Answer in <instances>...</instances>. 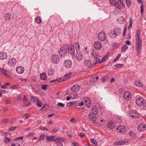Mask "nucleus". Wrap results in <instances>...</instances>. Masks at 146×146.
I'll return each mask as SVG.
<instances>
[{
    "label": "nucleus",
    "instance_id": "obj_1",
    "mask_svg": "<svg viewBox=\"0 0 146 146\" xmlns=\"http://www.w3.org/2000/svg\"><path fill=\"white\" fill-rule=\"evenodd\" d=\"M69 46L67 44H64L63 46L60 48L59 51V54L62 57H64L67 54V51Z\"/></svg>",
    "mask_w": 146,
    "mask_h": 146
},
{
    "label": "nucleus",
    "instance_id": "obj_2",
    "mask_svg": "<svg viewBox=\"0 0 146 146\" xmlns=\"http://www.w3.org/2000/svg\"><path fill=\"white\" fill-rule=\"evenodd\" d=\"M136 51L137 53V55L138 56L140 53V51L141 50L142 46V42L141 39V38H136Z\"/></svg>",
    "mask_w": 146,
    "mask_h": 146
},
{
    "label": "nucleus",
    "instance_id": "obj_3",
    "mask_svg": "<svg viewBox=\"0 0 146 146\" xmlns=\"http://www.w3.org/2000/svg\"><path fill=\"white\" fill-rule=\"evenodd\" d=\"M121 30L120 28H116L111 32L112 34V37L113 38H116L118 36H119L121 34Z\"/></svg>",
    "mask_w": 146,
    "mask_h": 146
},
{
    "label": "nucleus",
    "instance_id": "obj_4",
    "mask_svg": "<svg viewBox=\"0 0 146 146\" xmlns=\"http://www.w3.org/2000/svg\"><path fill=\"white\" fill-rule=\"evenodd\" d=\"M98 38L101 41H104L106 38V33L103 31L100 32L98 34Z\"/></svg>",
    "mask_w": 146,
    "mask_h": 146
},
{
    "label": "nucleus",
    "instance_id": "obj_5",
    "mask_svg": "<svg viewBox=\"0 0 146 146\" xmlns=\"http://www.w3.org/2000/svg\"><path fill=\"white\" fill-rule=\"evenodd\" d=\"M51 60L54 63L57 64L59 61V58L58 55L54 54L51 56Z\"/></svg>",
    "mask_w": 146,
    "mask_h": 146
},
{
    "label": "nucleus",
    "instance_id": "obj_6",
    "mask_svg": "<svg viewBox=\"0 0 146 146\" xmlns=\"http://www.w3.org/2000/svg\"><path fill=\"white\" fill-rule=\"evenodd\" d=\"M64 65L66 68H70L72 66V63L71 61L70 60H66L64 62Z\"/></svg>",
    "mask_w": 146,
    "mask_h": 146
},
{
    "label": "nucleus",
    "instance_id": "obj_7",
    "mask_svg": "<svg viewBox=\"0 0 146 146\" xmlns=\"http://www.w3.org/2000/svg\"><path fill=\"white\" fill-rule=\"evenodd\" d=\"M117 129L118 132L121 133H124L126 131L125 127L123 125L118 126L117 127Z\"/></svg>",
    "mask_w": 146,
    "mask_h": 146
},
{
    "label": "nucleus",
    "instance_id": "obj_8",
    "mask_svg": "<svg viewBox=\"0 0 146 146\" xmlns=\"http://www.w3.org/2000/svg\"><path fill=\"white\" fill-rule=\"evenodd\" d=\"M123 96L126 100H129L131 97V93L128 91H126L124 93Z\"/></svg>",
    "mask_w": 146,
    "mask_h": 146
},
{
    "label": "nucleus",
    "instance_id": "obj_9",
    "mask_svg": "<svg viewBox=\"0 0 146 146\" xmlns=\"http://www.w3.org/2000/svg\"><path fill=\"white\" fill-rule=\"evenodd\" d=\"M16 63V60L15 58H13L9 60L8 64L10 66H14Z\"/></svg>",
    "mask_w": 146,
    "mask_h": 146
},
{
    "label": "nucleus",
    "instance_id": "obj_10",
    "mask_svg": "<svg viewBox=\"0 0 146 146\" xmlns=\"http://www.w3.org/2000/svg\"><path fill=\"white\" fill-rule=\"evenodd\" d=\"M84 64L85 66L88 68H90L92 66H94L93 64H91V61L89 59H85L84 62Z\"/></svg>",
    "mask_w": 146,
    "mask_h": 146
},
{
    "label": "nucleus",
    "instance_id": "obj_11",
    "mask_svg": "<svg viewBox=\"0 0 146 146\" xmlns=\"http://www.w3.org/2000/svg\"><path fill=\"white\" fill-rule=\"evenodd\" d=\"M138 130L140 131H142L146 129V125L144 123L139 125L137 127Z\"/></svg>",
    "mask_w": 146,
    "mask_h": 146
},
{
    "label": "nucleus",
    "instance_id": "obj_12",
    "mask_svg": "<svg viewBox=\"0 0 146 146\" xmlns=\"http://www.w3.org/2000/svg\"><path fill=\"white\" fill-rule=\"evenodd\" d=\"M94 46L96 49L99 50L102 48V44L100 41H97L94 43Z\"/></svg>",
    "mask_w": 146,
    "mask_h": 146
},
{
    "label": "nucleus",
    "instance_id": "obj_13",
    "mask_svg": "<svg viewBox=\"0 0 146 146\" xmlns=\"http://www.w3.org/2000/svg\"><path fill=\"white\" fill-rule=\"evenodd\" d=\"M24 68L22 66H18L16 69L17 72L19 74L23 73L24 72Z\"/></svg>",
    "mask_w": 146,
    "mask_h": 146
},
{
    "label": "nucleus",
    "instance_id": "obj_14",
    "mask_svg": "<svg viewBox=\"0 0 146 146\" xmlns=\"http://www.w3.org/2000/svg\"><path fill=\"white\" fill-rule=\"evenodd\" d=\"M127 141L125 140L123 141H119L113 143L114 145H121L126 144Z\"/></svg>",
    "mask_w": 146,
    "mask_h": 146
},
{
    "label": "nucleus",
    "instance_id": "obj_15",
    "mask_svg": "<svg viewBox=\"0 0 146 146\" xmlns=\"http://www.w3.org/2000/svg\"><path fill=\"white\" fill-rule=\"evenodd\" d=\"M144 100L141 98H138L136 100V103L137 106H141L143 105V103Z\"/></svg>",
    "mask_w": 146,
    "mask_h": 146
},
{
    "label": "nucleus",
    "instance_id": "obj_16",
    "mask_svg": "<svg viewBox=\"0 0 146 146\" xmlns=\"http://www.w3.org/2000/svg\"><path fill=\"white\" fill-rule=\"evenodd\" d=\"M96 114L92 113H90L89 115V119L92 121H95L97 119V117Z\"/></svg>",
    "mask_w": 146,
    "mask_h": 146
},
{
    "label": "nucleus",
    "instance_id": "obj_17",
    "mask_svg": "<svg viewBox=\"0 0 146 146\" xmlns=\"http://www.w3.org/2000/svg\"><path fill=\"white\" fill-rule=\"evenodd\" d=\"M55 70L52 68H50L48 70V76L50 77L53 76H54L55 73Z\"/></svg>",
    "mask_w": 146,
    "mask_h": 146
},
{
    "label": "nucleus",
    "instance_id": "obj_18",
    "mask_svg": "<svg viewBox=\"0 0 146 146\" xmlns=\"http://www.w3.org/2000/svg\"><path fill=\"white\" fill-rule=\"evenodd\" d=\"M7 54L6 53L4 52H0V59L3 60L7 59Z\"/></svg>",
    "mask_w": 146,
    "mask_h": 146
},
{
    "label": "nucleus",
    "instance_id": "obj_19",
    "mask_svg": "<svg viewBox=\"0 0 146 146\" xmlns=\"http://www.w3.org/2000/svg\"><path fill=\"white\" fill-rule=\"evenodd\" d=\"M80 87L78 85H75L72 86L71 89L73 91L75 92H78L80 89Z\"/></svg>",
    "mask_w": 146,
    "mask_h": 146
},
{
    "label": "nucleus",
    "instance_id": "obj_20",
    "mask_svg": "<svg viewBox=\"0 0 146 146\" xmlns=\"http://www.w3.org/2000/svg\"><path fill=\"white\" fill-rule=\"evenodd\" d=\"M115 126V124L114 122L112 121H109L107 124V127L111 129L113 128Z\"/></svg>",
    "mask_w": 146,
    "mask_h": 146
},
{
    "label": "nucleus",
    "instance_id": "obj_21",
    "mask_svg": "<svg viewBox=\"0 0 146 146\" xmlns=\"http://www.w3.org/2000/svg\"><path fill=\"white\" fill-rule=\"evenodd\" d=\"M85 105L90 108L91 104V102L90 99L88 98H84Z\"/></svg>",
    "mask_w": 146,
    "mask_h": 146
},
{
    "label": "nucleus",
    "instance_id": "obj_22",
    "mask_svg": "<svg viewBox=\"0 0 146 146\" xmlns=\"http://www.w3.org/2000/svg\"><path fill=\"white\" fill-rule=\"evenodd\" d=\"M73 46L74 48L76 49V52H78L80 49V45L79 43L77 42H75L74 43L73 45H72Z\"/></svg>",
    "mask_w": 146,
    "mask_h": 146
},
{
    "label": "nucleus",
    "instance_id": "obj_23",
    "mask_svg": "<svg viewBox=\"0 0 146 146\" xmlns=\"http://www.w3.org/2000/svg\"><path fill=\"white\" fill-rule=\"evenodd\" d=\"M73 47L72 45L70 47L69 46V48L67 50L68 53L70 54H72V55H74L75 51V49Z\"/></svg>",
    "mask_w": 146,
    "mask_h": 146
},
{
    "label": "nucleus",
    "instance_id": "obj_24",
    "mask_svg": "<svg viewBox=\"0 0 146 146\" xmlns=\"http://www.w3.org/2000/svg\"><path fill=\"white\" fill-rule=\"evenodd\" d=\"M77 60L80 61L82 59V55L80 53L77 52L75 56Z\"/></svg>",
    "mask_w": 146,
    "mask_h": 146
},
{
    "label": "nucleus",
    "instance_id": "obj_25",
    "mask_svg": "<svg viewBox=\"0 0 146 146\" xmlns=\"http://www.w3.org/2000/svg\"><path fill=\"white\" fill-rule=\"evenodd\" d=\"M92 56L94 58V59L96 60L97 57L99 56V55L98 53L95 51H93L92 52Z\"/></svg>",
    "mask_w": 146,
    "mask_h": 146
},
{
    "label": "nucleus",
    "instance_id": "obj_26",
    "mask_svg": "<svg viewBox=\"0 0 146 146\" xmlns=\"http://www.w3.org/2000/svg\"><path fill=\"white\" fill-rule=\"evenodd\" d=\"M65 139L62 137H58L55 138L54 141L56 143L62 142L64 141Z\"/></svg>",
    "mask_w": 146,
    "mask_h": 146
},
{
    "label": "nucleus",
    "instance_id": "obj_27",
    "mask_svg": "<svg viewBox=\"0 0 146 146\" xmlns=\"http://www.w3.org/2000/svg\"><path fill=\"white\" fill-rule=\"evenodd\" d=\"M40 78L41 80H45L47 78V75L45 73H41L40 75Z\"/></svg>",
    "mask_w": 146,
    "mask_h": 146
},
{
    "label": "nucleus",
    "instance_id": "obj_28",
    "mask_svg": "<svg viewBox=\"0 0 146 146\" xmlns=\"http://www.w3.org/2000/svg\"><path fill=\"white\" fill-rule=\"evenodd\" d=\"M110 3L111 5H116L119 3V0H110Z\"/></svg>",
    "mask_w": 146,
    "mask_h": 146
},
{
    "label": "nucleus",
    "instance_id": "obj_29",
    "mask_svg": "<svg viewBox=\"0 0 146 146\" xmlns=\"http://www.w3.org/2000/svg\"><path fill=\"white\" fill-rule=\"evenodd\" d=\"M91 110L93 112V113L95 114H97L98 112L97 108L94 106L92 107Z\"/></svg>",
    "mask_w": 146,
    "mask_h": 146
},
{
    "label": "nucleus",
    "instance_id": "obj_30",
    "mask_svg": "<svg viewBox=\"0 0 146 146\" xmlns=\"http://www.w3.org/2000/svg\"><path fill=\"white\" fill-rule=\"evenodd\" d=\"M55 138V137L54 136H47L46 137V139L47 140L53 141L54 140Z\"/></svg>",
    "mask_w": 146,
    "mask_h": 146
},
{
    "label": "nucleus",
    "instance_id": "obj_31",
    "mask_svg": "<svg viewBox=\"0 0 146 146\" xmlns=\"http://www.w3.org/2000/svg\"><path fill=\"white\" fill-rule=\"evenodd\" d=\"M130 116L136 119L138 117L137 114L135 113H134L132 112H131L130 113Z\"/></svg>",
    "mask_w": 146,
    "mask_h": 146
},
{
    "label": "nucleus",
    "instance_id": "obj_32",
    "mask_svg": "<svg viewBox=\"0 0 146 146\" xmlns=\"http://www.w3.org/2000/svg\"><path fill=\"white\" fill-rule=\"evenodd\" d=\"M35 22L38 24L41 23L42 22V20L40 17L38 16L36 17L35 18Z\"/></svg>",
    "mask_w": 146,
    "mask_h": 146
},
{
    "label": "nucleus",
    "instance_id": "obj_33",
    "mask_svg": "<svg viewBox=\"0 0 146 146\" xmlns=\"http://www.w3.org/2000/svg\"><path fill=\"white\" fill-rule=\"evenodd\" d=\"M128 48V47L126 45H124L121 48V52H122L123 51H125Z\"/></svg>",
    "mask_w": 146,
    "mask_h": 146
},
{
    "label": "nucleus",
    "instance_id": "obj_34",
    "mask_svg": "<svg viewBox=\"0 0 146 146\" xmlns=\"http://www.w3.org/2000/svg\"><path fill=\"white\" fill-rule=\"evenodd\" d=\"M56 22L55 23L56 25H59L60 22L62 23V20L60 18H56Z\"/></svg>",
    "mask_w": 146,
    "mask_h": 146
},
{
    "label": "nucleus",
    "instance_id": "obj_35",
    "mask_svg": "<svg viewBox=\"0 0 146 146\" xmlns=\"http://www.w3.org/2000/svg\"><path fill=\"white\" fill-rule=\"evenodd\" d=\"M31 100L33 103H34L36 101L38 100V99L36 97H33L32 96H31Z\"/></svg>",
    "mask_w": 146,
    "mask_h": 146
},
{
    "label": "nucleus",
    "instance_id": "obj_36",
    "mask_svg": "<svg viewBox=\"0 0 146 146\" xmlns=\"http://www.w3.org/2000/svg\"><path fill=\"white\" fill-rule=\"evenodd\" d=\"M78 97V95L76 93H73L72 95L70 96V98L72 99H75Z\"/></svg>",
    "mask_w": 146,
    "mask_h": 146
},
{
    "label": "nucleus",
    "instance_id": "obj_37",
    "mask_svg": "<svg viewBox=\"0 0 146 146\" xmlns=\"http://www.w3.org/2000/svg\"><path fill=\"white\" fill-rule=\"evenodd\" d=\"M109 79V78L107 75H106L102 77V80L104 81H107Z\"/></svg>",
    "mask_w": 146,
    "mask_h": 146
},
{
    "label": "nucleus",
    "instance_id": "obj_38",
    "mask_svg": "<svg viewBox=\"0 0 146 146\" xmlns=\"http://www.w3.org/2000/svg\"><path fill=\"white\" fill-rule=\"evenodd\" d=\"M6 19L7 20H9L11 17V15L9 13H7L6 15Z\"/></svg>",
    "mask_w": 146,
    "mask_h": 146
},
{
    "label": "nucleus",
    "instance_id": "obj_39",
    "mask_svg": "<svg viewBox=\"0 0 146 146\" xmlns=\"http://www.w3.org/2000/svg\"><path fill=\"white\" fill-rule=\"evenodd\" d=\"M135 85L137 86L141 87L142 86V84L139 81H137L135 82Z\"/></svg>",
    "mask_w": 146,
    "mask_h": 146
},
{
    "label": "nucleus",
    "instance_id": "obj_40",
    "mask_svg": "<svg viewBox=\"0 0 146 146\" xmlns=\"http://www.w3.org/2000/svg\"><path fill=\"white\" fill-rule=\"evenodd\" d=\"M123 66V65L121 64H117L115 65L114 67L116 68H120Z\"/></svg>",
    "mask_w": 146,
    "mask_h": 146
},
{
    "label": "nucleus",
    "instance_id": "obj_41",
    "mask_svg": "<svg viewBox=\"0 0 146 146\" xmlns=\"http://www.w3.org/2000/svg\"><path fill=\"white\" fill-rule=\"evenodd\" d=\"M5 142L6 144L8 143L10 141V139L7 137L4 138Z\"/></svg>",
    "mask_w": 146,
    "mask_h": 146
},
{
    "label": "nucleus",
    "instance_id": "obj_42",
    "mask_svg": "<svg viewBox=\"0 0 146 146\" xmlns=\"http://www.w3.org/2000/svg\"><path fill=\"white\" fill-rule=\"evenodd\" d=\"M112 44L113 46L115 48H117V47L119 45V44H118L117 42H112Z\"/></svg>",
    "mask_w": 146,
    "mask_h": 146
},
{
    "label": "nucleus",
    "instance_id": "obj_43",
    "mask_svg": "<svg viewBox=\"0 0 146 146\" xmlns=\"http://www.w3.org/2000/svg\"><path fill=\"white\" fill-rule=\"evenodd\" d=\"M90 141L91 142L94 144L95 146L97 145V142L96 140L94 139H92Z\"/></svg>",
    "mask_w": 146,
    "mask_h": 146
},
{
    "label": "nucleus",
    "instance_id": "obj_44",
    "mask_svg": "<svg viewBox=\"0 0 146 146\" xmlns=\"http://www.w3.org/2000/svg\"><path fill=\"white\" fill-rule=\"evenodd\" d=\"M126 1L128 7H129L130 6L131 3V0H126Z\"/></svg>",
    "mask_w": 146,
    "mask_h": 146
},
{
    "label": "nucleus",
    "instance_id": "obj_45",
    "mask_svg": "<svg viewBox=\"0 0 146 146\" xmlns=\"http://www.w3.org/2000/svg\"><path fill=\"white\" fill-rule=\"evenodd\" d=\"M101 62H101V60L100 61V59L99 58L95 62L93 63V65H95L97 63H100Z\"/></svg>",
    "mask_w": 146,
    "mask_h": 146
},
{
    "label": "nucleus",
    "instance_id": "obj_46",
    "mask_svg": "<svg viewBox=\"0 0 146 146\" xmlns=\"http://www.w3.org/2000/svg\"><path fill=\"white\" fill-rule=\"evenodd\" d=\"M20 88V87L19 85H17L15 86H11V88L13 89H15L17 88Z\"/></svg>",
    "mask_w": 146,
    "mask_h": 146
},
{
    "label": "nucleus",
    "instance_id": "obj_47",
    "mask_svg": "<svg viewBox=\"0 0 146 146\" xmlns=\"http://www.w3.org/2000/svg\"><path fill=\"white\" fill-rule=\"evenodd\" d=\"M115 6L116 9L119 10H120L122 8V7L120 4L118 5V4H117V5Z\"/></svg>",
    "mask_w": 146,
    "mask_h": 146
},
{
    "label": "nucleus",
    "instance_id": "obj_48",
    "mask_svg": "<svg viewBox=\"0 0 146 146\" xmlns=\"http://www.w3.org/2000/svg\"><path fill=\"white\" fill-rule=\"evenodd\" d=\"M75 103V102H70L67 103V106L68 107H71L73 104V103Z\"/></svg>",
    "mask_w": 146,
    "mask_h": 146
},
{
    "label": "nucleus",
    "instance_id": "obj_49",
    "mask_svg": "<svg viewBox=\"0 0 146 146\" xmlns=\"http://www.w3.org/2000/svg\"><path fill=\"white\" fill-rule=\"evenodd\" d=\"M43 104L42 102L38 101L37 102V105L38 107H40Z\"/></svg>",
    "mask_w": 146,
    "mask_h": 146
},
{
    "label": "nucleus",
    "instance_id": "obj_50",
    "mask_svg": "<svg viewBox=\"0 0 146 146\" xmlns=\"http://www.w3.org/2000/svg\"><path fill=\"white\" fill-rule=\"evenodd\" d=\"M108 56L107 55L103 57L101 60V62H103L107 58Z\"/></svg>",
    "mask_w": 146,
    "mask_h": 146
},
{
    "label": "nucleus",
    "instance_id": "obj_51",
    "mask_svg": "<svg viewBox=\"0 0 146 146\" xmlns=\"http://www.w3.org/2000/svg\"><path fill=\"white\" fill-rule=\"evenodd\" d=\"M4 72H2L1 74H4V75L6 76L7 77H9V75L7 74V71L4 69V71H5Z\"/></svg>",
    "mask_w": 146,
    "mask_h": 146
},
{
    "label": "nucleus",
    "instance_id": "obj_52",
    "mask_svg": "<svg viewBox=\"0 0 146 146\" xmlns=\"http://www.w3.org/2000/svg\"><path fill=\"white\" fill-rule=\"evenodd\" d=\"M39 128L41 130H45L46 131H48V129L46 128L45 127H43L42 126H40Z\"/></svg>",
    "mask_w": 146,
    "mask_h": 146
},
{
    "label": "nucleus",
    "instance_id": "obj_53",
    "mask_svg": "<svg viewBox=\"0 0 146 146\" xmlns=\"http://www.w3.org/2000/svg\"><path fill=\"white\" fill-rule=\"evenodd\" d=\"M45 135L44 134H42L40 135V139L41 140H43L44 139Z\"/></svg>",
    "mask_w": 146,
    "mask_h": 146
},
{
    "label": "nucleus",
    "instance_id": "obj_54",
    "mask_svg": "<svg viewBox=\"0 0 146 146\" xmlns=\"http://www.w3.org/2000/svg\"><path fill=\"white\" fill-rule=\"evenodd\" d=\"M17 126L12 127L10 128L9 130L10 131H13L15 130L17 127Z\"/></svg>",
    "mask_w": 146,
    "mask_h": 146
},
{
    "label": "nucleus",
    "instance_id": "obj_55",
    "mask_svg": "<svg viewBox=\"0 0 146 146\" xmlns=\"http://www.w3.org/2000/svg\"><path fill=\"white\" fill-rule=\"evenodd\" d=\"M120 56H121V54H118V55L114 59L113 61H116L117 60L119 59V58H120Z\"/></svg>",
    "mask_w": 146,
    "mask_h": 146
},
{
    "label": "nucleus",
    "instance_id": "obj_56",
    "mask_svg": "<svg viewBox=\"0 0 146 146\" xmlns=\"http://www.w3.org/2000/svg\"><path fill=\"white\" fill-rule=\"evenodd\" d=\"M23 138V137L22 136H20V137L17 138L15 140V141H17V140H21Z\"/></svg>",
    "mask_w": 146,
    "mask_h": 146
},
{
    "label": "nucleus",
    "instance_id": "obj_57",
    "mask_svg": "<svg viewBox=\"0 0 146 146\" xmlns=\"http://www.w3.org/2000/svg\"><path fill=\"white\" fill-rule=\"evenodd\" d=\"M143 104V108L145 109H146V100H145L144 101Z\"/></svg>",
    "mask_w": 146,
    "mask_h": 146
},
{
    "label": "nucleus",
    "instance_id": "obj_58",
    "mask_svg": "<svg viewBox=\"0 0 146 146\" xmlns=\"http://www.w3.org/2000/svg\"><path fill=\"white\" fill-rule=\"evenodd\" d=\"M47 85H44L42 86V88L44 90H46Z\"/></svg>",
    "mask_w": 146,
    "mask_h": 146
},
{
    "label": "nucleus",
    "instance_id": "obj_59",
    "mask_svg": "<svg viewBox=\"0 0 146 146\" xmlns=\"http://www.w3.org/2000/svg\"><path fill=\"white\" fill-rule=\"evenodd\" d=\"M140 34V31L139 30H138L137 31V36L136 38H140V36H139V35Z\"/></svg>",
    "mask_w": 146,
    "mask_h": 146
},
{
    "label": "nucleus",
    "instance_id": "obj_60",
    "mask_svg": "<svg viewBox=\"0 0 146 146\" xmlns=\"http://www.w3.org/2000/svg\"><path fill=\"white\" fill-rule=\"evenodd\" d=\"M59 80L58 79H56L55 80H53L50 81V82H59Z\"/></svg>",
    "mask_w": 146,
    "mask_h": 146
},
{
    "label": "nucleus",
    "instance_id": "obj_61",
    "mask_svg": "<svg viewBox=\"0 0 146 146\" xmlns=\"http://www.w3.org/2000/svg\"><path fill=\"white\" fill-rule=\"evenodd\" d=\"M11 103V101L9 99H7L5 102V103L6 104H10Z\"/></svg>",
    "mask_w": 146,
    "mask_h": 146
},
{
    "label": "nucleus",
    "instance_id": "obj_62",
    "mask_svg": "<svg viewBox=\"0 0 146 146\" xmlns=\"http://www.w3.org/2000/svg\"><path fill=\"white\" fill-rule=\"evenodd\" d=\"M24 115L25 117V118L27 119L31 115L29 113H26L24 114Z\"/></svg>",
    "mask_w": 146,
    "mask_h": 146
},
{
    "label": "nucleus",
    "instance_id": "obj_63",
    "mask_svg": "<svg viewBox=\"0 0 146 146\" xmlns=\"http://www.w3.org/2000/svg\"><path fill=\"white\" fill-rule=\"evenodd\" d=\"M57 105L58 106L61 107H63L64 106V104L61 103H58L57 104Z\"/></svg>",
    "mask_w": 146,
    "mask_h": 146
},
{
    "label": "nucleus",
    "instance_id": "obj_64",
    "mask_svg": "<svg viewBox=\"0 0 146 146\" xmlns=\"http://www.w3.org/2000/svg\"><path fill=\"white\" fill-rule=\"evenodd\" d=\"M141 15H142L143 13V5H142L141 6Z\"/></svg>",
    "mask_w": 146,
    "mask_h": 146
}]
</instances>
